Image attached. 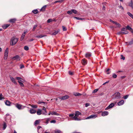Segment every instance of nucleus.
<instances>
[{
    "instance_id": "f257e3e1",
    "label": "nucleus",
    "mask_w": 133,
    "mask_h": 133,
    "mask_svg": "<svg viewBox=\"0 0 133 133\" xmlns=\"http://www.w3.org/2000/svg\"><path fill=\"white\" fill-rule=\"evenodd\" d=\"M18 38L13 37L11 39L10 45H14L16 44L18 41Z\"/></svg>"
},
{
    "instance_id": "f03ea898",
    "label": "nucleus",
    "mask_w": 133,
    "mask_h": 133,
    "mask_svg": "<svg viewBox=\"0 0 133 133\" xmlns=\"http://www.w3.org/2000/svg\"><path fill=\"white\" fill-rule=\"evenodd\" d=\"M121 96L119 92H118L115 93L113 95L112 98L114 99H118L121 98Z\"/></svg>"
},
{
    "instance_id": "7ed1b4c3",
    "label": "nucleus",
    "mask_w": 133,
    "mask_h": 133,
    "mask_svg": "<svg viewBox=\"0 0 133 133\" xmlns=\"http://www.w3.org/2000/svg\"><path fill=\"white\" fill-rule=\"evenodd\" d=\"M74 114H69V117H70L71 119L72 120H74L75 121H80L81 119L77 118L75 117V115L74 116Z\"/></svg>"
},
{
    "instance_id": "20e7f679",
    "label": "nucleus",
    "mask_w": 133,
    "mask_h": 133,
    "mask_svg": "<svg viewBox=\"0 0 133 133\" xmlns=\"http://www.w3.org/2000/svg\"><path fill=\"white\" fill-rule=\"evenodd\" d=\"M8 48H6L5 49L4 53V58L5 59H6L7 58L8 53Z\"/></svg>"
},
{
    "instance_id": "39448f33",
    "label": "nucleus",
    "mask_w": 133,
    "mask_h": 133,
    "mask_svg": "<svg viewBox=\"0 0 133 133\" xmlns=\"http://www.w3.org/2000/svg\"><path fill=\"white\" fill-rule=\"evenodd\" d=\"M15 106L19 110L22 109L24 108V107L23 108V105L18 103L16 104Z\"/></svg>"
},
{
    "instance_id": "423d86ee",
    "label": "nucleus",
    "mask_w": 133,
    "mask_h": 133,
    "mask_svg": "<svg viewBox=\"0 0 133 133\" xmlns=\"http://www.w3.org/2000/svg\"><path fill=\"white\" fill-rule=\"evenodd\" d=\"M115 105V104L113 103H111L107 108L105 109V110H108L112 108Z\"/></svg>"
},
{
    "instance_id": "0eeeda50",
    "label": "nucleus",
    "mask_w": 133,
    "mask_h": 133,
    "mask_svg": "<svg viewBox=\"0 0 133 133\" xmlns=\"http://www.w3.org/2000/svg\"><path fill=\"white\" fill-rule=\"evenodd\" d=\"M97 117V115H92L89 116V117H87L86 118V119H88L91 118H96Z\"/></svg>"
},
{
    "instance_id": "6e6552de",
    "label": "nucleus",
    "mask_w": 133,
    "mask_h": 133,
    "mask_svg": "<svg viewBox=\"0 0 133 133\" xmlns=\"http://www.w3.org/2000/svg\"><path fill=\"white\" fill-rule=\"evenodd\" d=\"M69 98V96L67 95L63 96L62 97H59L58 98L62 100H64L68 98Z\"/></svg>"
},
{
    "instance_id": "1a4fd4ad",
    "label": "nucleus",
    "mask_w": 133,
    "mask_h": 133,
    "mask_svg": "<svg viewBox=\"0 0 133 133\" xmlns=\"http://www.w3.org/2000/svg\"><path fill=\"white\" fill-rule=\"evenodd\" d=\"M12 59L13 60H16L17 61H19L21 59V58L18 55H16L15 56H14Z\"/></svg>"
},
{
    "instance_id": "9d476101",
    "label": "nucleus",
    "mask_w": 133,
    "mask_h": 133,
    "mask_svg": "<svg viewBox=\"0 0 133 133\" xmlns=\"http://www.w3.org/2000/svg\"><path fill=\"white\" fill-rule=\"evenodd\" d=\"M81 113L78 111H76L74 114L76 118H77V117L79 115H81Z\"/></svg>"
},
{
    "instance_id": "9b49d317",
    "label": "nucleus",
    "mask_w": 133,
    "mask_h": 133,
    "mask_svg": "<svg viewBox=\"0 0 133 133\" xmlns=\"http://www.w3.org/2000/svg\"><path fill=\"white\" fill-rule=\"evenodd\" d=\"M16 79L18 80L19 83V82H24V80L23 79H22L21 77H16Z\"/></svg>"
},
{
    "instance_id": "f8f14e48",
    "label": "nucleus",
    "mask_w": 133,
    "mask_h": 133,
    "mask_svg": "<svg viewBox=\"0 0 133 133\" xmlns=\"http://www.w3.org/2000/svg\"><path fill=\"white\" fill-rule=\"evenodd\" d=\"M109 112L107 111H104L102 112V116H107L108 115Z\"/></svg>"
},
{
    "instance_id": "ddd939ff",
    "label": "nucleus",
    "mask_w": 133,
    "mask_h": 133,
    "mask_svg": "<svg viewBox=\"0 0 133 133\" xmlns=\"http://www.w3.org/2000/svg\"><path fill=\"white\" fill-rule=\"evenodd\" d=\"M124 100H122L119 102H118V103L117 104L119 106L122 105L124 104Z\"/></svg>"
},
{
    "instance_id": "4468645a",
    "label": "nucleus",
    "mask_w": 133,
    "mask_h": 133,
    "mask_svg": "<svg viewBox=\"0 0 133 133\" xmlns=\"http://www.w3.org/2000/svg\"><path fill=\"white\" fill-rule=\"evenodd\" d=\"M10 78L12 82H13L15 84H16L17 83L15 79L13 77H12L11 76L10 77Z\"/></svg>"
},
{
    "instance_id": "2eb2a0df",
    "label": "nucleus",
    "mask_w": 133,
    "mask_h": 133,
    "mask_svg": "<svg viewBox=\"0 0 133 133\" xmlns=\"http://www.w3.org/2000/svg\"><path fill=\"white\" fill-rule=\"evenodd\" d=\"M26 31H25L23 33L22 35V36H21V41H22L23 40V38H24V36H25V34L26 33Z\"/></svg>"
},
{
    "instance_id": "dca6fc26",
    "label": "nucleus",
    "mask_w": 133,
    "mask_h": 133,
    "mask_svg": "<svg viewBox=\"0 0 133 133\" xmlns=\"http://www.w3.org/2000/svg\"><path fill=\"white\" fill-rule=\"evenodd\" d=\"M30 112L31 114H34L36 112V111L35 109H31L30 110Z\"/></svg>"
},
{
    "instance_id": "f3484780",
    "label": "nucleus",
    "mask_w": 133,
    "mask_h": 133,
    "mask_svg": "<svg viewBox=\"0 0 133 133\" xmlns=\"http://www.w3.org/2000/svg\"><path fill=\"white\" fill-rule=\"evenodd\" d=\"M82 63V64L83 65H85L87 64V62L86 60L84 58L83 59Z\"/></svg>"
},
{
    "instance_id": "a211bd4d",
    "label": "nucleus",
    "mask_w": 133,
    "mask_h": 133,
    "mask_svg": "<svg viewBox=\"0 0 133 133\" xmlns=\"http://www.w3.org/2000/svg\"><path fill=\"white\" fill-rule=\"evenodd\" d=\"M60 31V30L59 29H58L57 30H56L55 32H53L52 34V35H55L56 34H57V33H58V32Z\"/></svg>"
},
{
    "instance_id": "6ab92c4d",
    "label": "nucleus",
    "mask_w": 133,
    "mask_h": 133,
    "mask_svg": "<svg viewBox=\"0 0 133 133\" xmlns=\"http://www.w3.org/2000/svg\"><path fill=\"white\" fill-rule=\"evenodd\" d=\"M16 19L15 18L11 19L9 20V22L11 23H14L16 21Z\"/></svg>"
},
{
    "instance_id": "aec40b11",
    "label": "nucleus",
    "mask_w": 133,
    "mask_h": 133,
    "mask_svg": "<svg viewBox=\"0 0 133 133\" xmlns=\"http://www.w3.org/2000/svg\"><path fill=\"white\" fill-rule=\"evenodd\" d=\"M42 110L40 109H38L37 111V114L38 115H40L42 114Z\"/></svg>"
},
{
    "instance_id": "412c9836",
    "label": "nucleus",
    "mask_w": 133,
    "mask_h": 133,
    "mask_svg": "<svg viewBox=\"0 0 133 133\" xmlns=\"http://www.w3.org/2000/svg\"><path fill=\"white\" fill-rule=\"evenodd\" d=\"M85 56L86 57H88L91 56V54L90 53L88 52L86 54Z\"/></svg>"
},
{
    "instance_id": "4be33fe9",
    "label": "nucleus",
    "mask_w": 133,
    "mask_h": 133,
    "mask_svg": "<svg viewBox=\"0 0 133 133\" xmlns=\"http://www.w3.org/2000/svg\"><path fill=\"white\" fill-rule=\"evenodd\" d=\"M9 25L10 24H6L3 26L2 27L4 29H5L9 27Z\"/></svg>"
},
{
    "instance_id": "5701e85b",
    "label": "nucleus",
    "mask_w": 133,
    "mask_h": 133,
    "mask_svg": "<svg viewBox=\"0 0 133 133\" xmlns=\"http://www.w3.org/2000/svg\"><path fill=\"white\" fill-rule=\"evenodd\" d=\"M129 5L131 7L132 9H133V2L131 0V2L129 3Z\"/></svg>"
},
{
    "instance_id": "b1692460",
    "label": "nucleus",
    "mask_w": 133,
    "mask_h": 133,
    "mask_svg": "<svg viewBox=\"0 0 133 133\" xmlns=\"http://www.w3.org/2000/svg\"><path fill=\"white\" fill-rule=\"evenodd\" d=\"M52 115L58 116L59 115L55 111H52Z\"/></svg>"
},
{
    "instance_id": "393cba45",
    "label": "nucleus",
    "mask_w": 133,
    "mask_h": 133,
    "mask_svg": "<svg viewBox=\"0 0 133 133\" xmlns=\"http://www.w3.org/2000/svg\"><path fill=\"white\" fill-rule=\"evenodd\" d=\"M5 104L7 105L10 106V102L8 101H6Z\"/></svg>"
},
{
    "instance_id": "a878e982",
    "label": "nucleus",
    "mask_w": 133,
    "mask_h": 133,
    "mask_svg": "<svg viewBox=\"0 0 133 133\" xmlns=\"http://www.w3.org/2000/svg\"><path fill=\"white\" fill-rule=\"evenodd\" d=\"M126 29L128 30H130L131 31L132 30H133L132 28H131L128 25L126 27Z\"/></svg>"
},
{
    "instance_id": "bb28decb",
    "label": "nucleus",
    "mask_w": 133,
    "mask_h": 133,
    "mask_svg": "<svg viewBox=\"0 0 133 133\" xmlns=\"http://www.w3.org/2000/svg\"><path fill=\"white\" fill-rule=\"evenodd\" d=\"M32 12L33 13L36 14H37L38 11L37 9H35L32 10Z\"/></svg>"
},
{
    "instance_id": "cd10ccee",
    "label": "nucleus",
    "mask_w": 133,
    "mask_h": 133,
    "mask_svg": "<svg viewBox=\"0 0 133 133\" xmlns=\"http://www.w3.org/2000/svg\"><path fill=\"white\" fill-rule=\"evenodd\" d=\"M46 7V5H44L42 7V8L40 9V11H44L45 10V8Z\"/></svg>"
},
{
    "instance_id": "c85d7f7f",
    "label": "nucleus",
    "mask_w": 133,
    "mask_h": 133,
    "mask_svg": "<svg viewBox=\"0 0 133 133\" xmlns=\"http://www.w3.org/2000/svg\"><path fill=\"white\" fill-rule=\"evenodd\" d=\"M128 14L130 17L131 18H132L133 19V15L130 12H127Z\"/></svg>"
},
{
    "instance_id": "c756f323",
    "label": "nucleus",
    "mask_w": 133,
    "mask_h": 133,
    "mask_svg": "<svg viewBox=\"0 0 133 133\" xmlns=\"http://www.w3.org/2000/svg\"><path fill=\"white\" fill-rule=\"evenodd\" d=\"M54 132L55 133H61V131L59 130L56 129L54 130Z\"/></svg>"
},
{
    "instance_id": "7c9ffc66",
    "label": "nucleus",
    "mask_w": 133,
    "mask_h": 133,
    "mask_svg": "<svg viewBox=\"0 0 133 133\" xmlns=\"http://www.w3.org/2000/svg\"><path fill=\"white\" fill-rule=\"evenodd\" d=\"M64 0H58L57 1H56L54 2V3H56L57 2H59L60 3H61L62 2H63V1Z\"/></svg>"
},
{
    "instance_id": "2f4dec72",
    "label": "nucleus",
    "mask_w": 133,
    "mask_h": 133,
    "mask_svg": "<svg viewBox=\"0 0 133 133\" xmlns=\"http://www.w3.org/2000/svg\"><path fill=\"white\" fill-rule=\"evenodd\" d=\"M81 94L79 93H75L74 94V95L75 96H81Z\"/></svg>"
},
{
    "instance_id": "473e14b6",
    "label": "nucleus",
    "mask_w": 133,
    "mask_h": 133,
    "mask_svg": "<svg viewBox=\"0 0 133 133\" xmlns=\"http://www.w3.org/2000/svg\"><path fill=\"white\" fill-rule=\"evenodd\" d=\"M40 121V120H36L35 122V125L38 124Z\"/></svg>"
},
{
    "instance_id": "72a5a7b5",
    "label": "nucleus",
    "mask_w": 133,
    "mask_h": 133,
    "mask_svg": "<svg viewBox=\"0 0 133 133\" xmlns=\"http://www.w3.org/2000/svg\"><path fill=\"white\" fill-rule=\"evenodd\" d=\"M6 124L5 122H4V124H3V130H4L6 128Z\"/></svg>"
},
{
    "instance_id": "f704fd0d",
    "label": "nucleus",
    "mask_w": 133,
    "mask_h": 133,
    "mask_svg": "<svg viewBox=\"0 0 133 133\" xmlns=\"http://www.w3.org/2000/svg\"><path fill=\"white\" fill-rule=\"evenodd\" d=\"M43 110H44L45 111V112H44L42 113L43 114L46 115V113H47V112L46 111V109L44 107L43 108Z\"/></svg>"
},
{
    "instance_id": "c9c22d12",
    "label": "nucleus",
    "mask_w": 133,
    "mask_h": 133,
    "mask_svg": "<svg viewBox=\"0 0 133 133\" xmlns=\"http://www.w3.org/2000/svg\"><path fill=\"white\" fill-rule=\"evenodd\" d=\"M117 26V27H119L120 26V25L118 23L116 22H115V23H114Z\"/></svg>"
},
{
    "instance_id": "e433bc0d",
    "label": "nucleus",
    "mask_w": 133,
    "mask_h": 133,
    "mask_svg": "<svg viewBox=\"0 0 133 133\" xmlns=\"http://www.w3.org/2000/svg\"><path fill=\"white\" fill-rule=\"evenodd\" d=\"M44 36L42 35H38L37 36H36V37L37 38H41L42 37H43Z\"/></svg>"
},
{
    "instance_id": "4c0bfd02",
    "label": "nucleus",
    "mask_w": 133,
    "mask_h": 133,
    "mask_svg": "<svg viewBox=\"0 0 133 133\" xmlns=\"http://www.w3.org/2000/svg\"><path fill=\"white\" fill-rule=\"evenodd\" d=\"M67 13L69 15L71 14L72 13V10L70 11H67Z\"/></svg>"
},
{
    "instance_id": "58836bf2",
    "label": "nucleus",
    "mask_w": 133,
    "mask_h": 133,
    "mask_svg": "<svg viewBox=\"0 0 133 133\" xmlns=\"http://www.w3.org/2000/svg\"><path fill=\"white\" fill-rule=\"evenodd\" d=\"M129 44L131 45L133 44V39H131V41L130 42H129Z\"/></svg>"
},
{
    "instance_id": "ea45409f",
    "label": "nucleus",
    "mask_w": 133,
    "mask_h": 133,
    "mask_svg": "<svg viewBox=\"0 0 133 133\" xmlns=\"http://www.w3.org/2000/svg\"><path fill=\"white\" fill-rule=\"evenodd\" d=\"M72 13H73L75 14H77V11L76 10L74 9H72Z\"/></svg>"
},
{
    "instance_id": "a19ab883",
    "label": "nucleus",
    "mask_w": 133,
    "mask_h": 133,
    "mask_svg": "<svg viewBox=\"0 0 133 133\" xmlns=\"http://www.w3.org/2000/svg\"><path fill=\"white\" fill-rule=\"evenodd\" d=\"M129 96V95H126L125 96H124L123 97V98L124 99H126L128 98Z\"/></svg>"
},
{
    "instance_id": "79ce46f5",
    "label": "nucleus",
    "mask_w": 133,
    "mask_h": 133,
    "mask_svg": "<svg viewBox=\"0 0 133 133\" xmlns=\"http://www.w3.org/2000/svg\"><path fill=\"white\" fill-rule=\"evenodd\" d=\"M114 78H116L117 77V75L116 74H115L114 73L112 75V76Z\"/></svg>"
},
{
    "instance_id": "37998d69",
    "label": "nucleus",
    "mask_w": 133,
    "mask_h": 133,
    "mask_svg": "<svg viewBox=\"0 0 133 133\" xmlns=\"http://www.w3.org/2000/svg\"><path fill=\"white\" fill-rule=\"evenodd\" d=\"M29 49V47L27 46H25L24 47V49L25 50L27 51Z\"/></svg>"
},
{
    "instance_id": "c03bdc74",
    "label": "nucleus",
    "mask_w": 133,
    "mask_h": 133,
    "mask_svg": "<svg viewBox=\"0 0 133 133\" xmlns=\"http://www.w3.org/2000/svg\"><path fill=\"white\" fill-rule=\"evenodd\" d=\"M31 107L33 108H36L37 107V105H31Z\"/></svg>"
},
{
    "instance_id": "a18cd8bd",
    "label": "nucleus",
    "mask_w": 133,
    "mask_h": 133,
    "mask_svg": "<svg viewBox=\"0 0 133 133\" xmlns=\"http://www.w3.org/2000/svg\"><path fill=\"white\" fill-rule=\"evenodd\" d=\"M122 34H127L128 33V32L127 31H125V30L124 31H122Z\"/></svg>"
},
{
    "instance_id": "49530a36",
    "label": "nucleus",
    "mask_w": 133,
    "mask_h": 133,
    "mask_svg": "<svg viewBox=\"0 0 133 133\" xmlns=\"http://www.w3.org/2000/svg\"><path fill=\"white\" fill-rule=\"evenodd\" d=\"M74 17V18H76L78 20H82V19H82V18H81L78 17Z\"/></svg>"
},
{
    "instance_id": "de8ad7c7",
    "label": "nucleus",
    "mask_w": 133,
    "mask_h": 133,
    "mask_svg": "<svg viewBox=\"0 0 133 133\" xmlns=\"http://www.w3.org/2000/svg\"><path fill=\"white\" fill-rule=\"evenodd\" d=\"M98 90V89H95L93 91L92 93H95Z\"/></svg>"
},
{
    "instance_id": "09e8293b",
    "label": "nucleus",
    "mask_w": 133,
    "mask_h": 133,
    "mask_svg": "<svg viewBox=\"0 0 133 133\" xmlns=\"http://www.w3.org/2000/svg\"><path fill=\"white\" fill-rule=\"evenodd\" d=\"M37 25H34L33 27L32 30L33 31H34L35 30V29L37 27Z\"/></svg>"
},
{
    "instance_id": "8fccbe9b",
    "label": "nucleus",
    "mask_w": 133,
    "mask_h": 133,
    "mask_svg": "<svg viewBox=\"0 0 133 133\" xmlns=\"http://www.w3.org/2000/svg\"><path fill=\"white\" fill-rule=\"evenodd\" d=\"M3 98V95L2 94H0V100H2Z\"/></svg>"
},
{
    "instance_id": "3c124183",
    "label": "nucleus",
    "mask_w": 133,
    "mask_h": 133,
    "mask_svg": "<svg viewBox=\"0 0 133 133\" xmlns=\"http://www.w3.org/2000/svg\"><path fill=\"white\" fill-rule=\"evenodd\" d=\"M52 19H49L47 20V22L48 23H49L52 21Z\"/></svg>"
},
{
    "instance_id": "603ef678",
    "label": "nucleus",
    "mask_w": 133,
    "mask_h": 133,
    "mask_svg": "<svg viewBox=\"0 0 133 133\" xmlns=\"http://www.w3.org/2000/svg\"><path fill=\"white\" fill-rule=\"evenodd\" d=\"M50 122L51 123H55L56 122V121H55V120H53L50 121Z\"/></svg>"
},
{
    "instance_id": "864d4df0",
    "label": "nucleus",
    "mask_w": 133,
    "mask_h": 133,
    "mask_svg": "<svg viewBox=\"0 0 133 133\" xmlns=\"http://www.w3.org/2000/svg\"><path fill=\"white\" fill-rule=\"evenodd\" d=\"M19 85H20L22 87H23L24 86V84H23V83H22L21 82H19Z\"/></svg>"
},
{
    "instance_id": "5fc2aeb1",
    "label": "nucleus",
    "mask_w": 133,
    "mask_h": 133,
    "mask_svg": "<svg viewBox=\"0 0 133 133\" xmlns=\"http://www.w3.org/2000/svg\"><path fill=\"white\" fill-rule=\"evenodd\" d=\"M62 27L63 28V31H65L66 30V29L65 27L63 26Z\"/></svg>"
},
{
    "instance_id": "6e6d98bb",
    "label": "nucleus",
    "mask_w": 133,
    "mask_h": 133,
    "mask_svg": "<svg viewBox=\"0 0 133 133\" xmlns=\"http://www.w3.org/2000/svg\"><path fill=\"white\" fill-rule=\"evenodd\" d=\"M121 59H123V60H124L125 59V57H124L123 56V55H121Z\"/></svg>"
},
{
    "instance_id": "4d7b16f0",
    "label": "nucleus",
    "mask_w": 133,
    "mask_h": 133,
    "mask_svg": "<svg viewBox=\"0 0 133 133\" xmlns=\"http://www.w3.org/2000/svg\"><path fill=\"white\" fill-rule=\"evenodd\" d=\"M90 105V104L89 103H87L85 104V106L86 107H87L88 106H89Z\"/></svg>"
},
{
    "instance_id": "13d9d810",
    "label": "nucleus",
    "mask_w": 133,
    "mask_h": 133,
    "mask_svg": "<svg viewBox=\"0 0 133 133\" xmlns=\"http://www.w3.org/2000/svg\"><path fill=\"white\" fill-rule=\"evenodd\" d=\"M68 73L70 75H73V73L70 71H69Z\"/></svg>"
},
{
    "instance_id": "bf43d9fd",
    "label": "nucleus",
    "mask_w": 133,
    "mask_h": 133,
    "mask_svg": "<svg viewBox=\"0 0 133 133\" xmlns=\"http://www.w3.org/2000/svg\"><path fill=\"white\" fill-rule=\"evenodd\" d=\"M50 120V119L49 118H48L46 120V124H48V123L49 121Z\"/></svg>"
},
{
    "instance_id": "052dcab7",
    "label": "nucleus",
    "mask_w": 133,
    "mask_h": 133,
    "mask_svg": "<svg viewBox=\"0 0 133 133\" xmlns=\"http://www.w3.org/2000/svg\"><path fill=\"white\" fill-rule=\"evenodd\" d=\"M118 7L119 8L121 9H122L123 10L124 8H123V7L121 5H120V6H118Z\"/></svg>"
},
{
    "instance_id": "680f3d73",
    "label": "nucleus",
    "mask_w": 133,
    "mask_h": 133,
    "mask_svg": "<svg viewBox=\"0 0 133 133\" xmlns=\"http://www.w3.org/2000/svg\"><path fill=\"white\" fill-rule=\"evenodd\" d=\"M24 66L23 65H20V68L22 69L24 67Z\"/></svg>"
},
{
    "instance_id": "e2e57ef3",
    "label": "nucleus",
    "mask_w": 133,
    "mask_h": 133,
    "mask_svg": "<svg viewBox=\"0 0 133 133\" xmlns=\"http://www.w3.org/2000/svg\"><path fill=\"white\" fill-rule=\"evenodd\" d=\"M42 103H44V104H45V103H46L45 102H38V103L39 104H41Z\"/></svg>"
},
{
    "instance_id": "0e129e2a",
    "label": "nucleus",
    "mask_w": 133,
    "mask_h": 133,
    "mask_svg": "<svg viewBox=\"0 0 133 133\" xmlns=\"http://www.w3.org/2000/svg\"><path fill=\"white\" fill-rule=\"evenodd\" d=\"M122 31H120V32H118L117 33V34H118V35H120L121 34H122Z\"/></svg>"
},
{
    "instance_id": "69168bd1",
    "label": "nucleus",
    "mask_w": 133,
    "mask_h": 133,
    "mask_svg": "<svg viewBox=\"0 0 133 133\" xmlns=\"http://www.w3.org/2000/svg\"><path fill=\"white\" fill-rule=\"evenodd\" d=\"M110 22H112L114 24V23H115V21H114L111 19H110Z\"/></svg>"
},
{
    "instance_id": "338daca9",
    "label": "nucleus",
    "mask_w": 133,
    "mask_h": 133,
    "mask_svg": "<svg viewBox=\"0 0 133 133\" xmlns=\"http://www.w3.org/2000/svg\"><path fill=\"white\" fill-rule=\"evenodd\" d=\"M41 128V127L40 126H39L37 127V129L38 130Z\"/></svg>"
},
{
    "instance_id": "774afa93",
    "label": "nucleus",
    "mask_w": 133,
    "mask_h": 133,
    "mask_svg": "<svg viewBox=\"0 0 133 133\" xmlns=\"http://www.w3.org/2000/svg\"><path fill=\"white\" fill-rule=\"evenodd\" d=\"M50 114L52 115V112H49L48 115H49Z\"/></svg>"
}]
</instances>
